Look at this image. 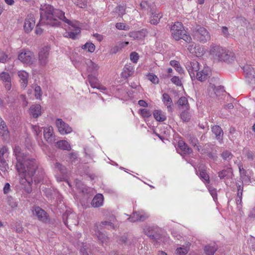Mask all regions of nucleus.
Masks as SVG:
<instances>
[{
    "mask_svg": "<svg viewBox=\"0 0 255 255\" xmlns=\"http://www.w3.org/2000/svg\"><path fill=\"white\" fill-rule=\"evenodd\" d=\"M40 22L52 27L60 26L62 20L69 25L74 27L72 22L65 16V12L61 10L55 8L52 5L45 4L40 8Z\"/></svg>",
    "mask_w": 255,
    "mask_h": 255,
    "instance_id": "obj_1",
    "label": "nucleus"
},
{
    "mask_svg": "<svg viewBox=\"0 0 255 255\" xmlns=\"http://www.w3.org/2000/svg\"><path fill=\"white\" fill-rule=\"evenodd\" d=\"M19 176L29 183L33 182L37 184L40 183L45 177V172L42 168L34 158L26 161L25 164L17 170Z\"/></svg>",
    "mask_w": 255,
    "mask_h": 255,
    "instance_id": "obj_2",
    "label": "nucleus"
},
{
    "mask_svg": "<svg viewBox=\"0 0 255 255\" xmlns=\"http://www.w3.org/2000/svg\"><path fill=\"white\" fill-rule=\"evenodd\" d=\"M170 30L172 36L175 40L178 41L182 39L186 42H191V37L190 35L187 34V32L184 30L181 22L178 21L175 22L171 26Z\"/></svg>",
    "mask_w": 255,
    "mask_h": 255,
    "instance_id": "obj_3",
    "label": "nucleus"
},
{
    "mask_svg": "<svg viewBox=\"0 0 255 255\" xmlns=\"http://www.w3.org/2000/svg\"><path fill=\"white\" fill-rule=\"evenodd\" d=\"M193 37L194 39L201 43H205L210 39L209 31L200 25H197L193 30Z\"/></svg>",
    "mask_w": 255,
    "mask_h": 255,
    "instance_id": "obj_4",
    "label": "nucleus"
},
{
    "mask_svg": "<svg viewBox=\"0 0 255 255\" xmlns=\"http://www.w3.org/2000/svg\"><path fill=\"white\" fill-rule=\"evenodd\" d=\"M13 152L17 160L15 167L16 170L25 164L26 161L30 160L31 158H29L26 154H25L21 151V149L19 146H15Z\"/></svg>",
    "mask_w": 255,
    "mask_h": 255,
    "instance_id": "obj_5",
    "label": "nucleus"
},
{
    "mask_svg": "<svg viewBox=\"0 0 255 255\" xmlns=\"http://www.w3.org/2000/svg\"><path fill=\"white\" fill-rule=\"evenodd\" d=\"M82 63L87 65L88 73H94L97 71L99 68L98 65L92 61L91 60L85 58H81L79 60H75L74 64L77 68L79 67L80 64Z\"/></svg>",
    "mask_w": 255,
    "mask_h": 255,
    "instance_id": "obj_6",
    "label": "nucleus"
},
{
    "mask_svg": "<svg viewBox=\"0 0 255 255\" xmlns=\"http://www.w3.org/2000/svg\"><path fill=\"white\" fill-rule=\"evenodd\" d=\"M246 81L252 86H255V71L250 65H246L242 68Z\"/></svg>",
    "mask_w": 255,
    "mask_h": 255,
    "instance_id": "obj_7",
    "label": "nucleus"
},
{
    "mask_svg": "<svg viewBox=\"0 0 255 255\" xmlns=\"http://www.w3.org/2000/svg\"><path fill=\"white\" fill-rule=\"evenodd\" d=\"M32 211L33 215L42 223H47L50 222V219L48 213L39 206L35 207Z\"/></svg>",
    "mask_w": 255,
    "mask_h": 255,
    "instance_id": "obj_8",
    "label": "nucleus"
},
{
    "mask_svg": "<svg viewBox=\"0 0 255 255\" xmlns=\"http://www.w3.org/2000/svg\"><path fill=\"white\" fill-rule=\"evenodd\" d=\"M145 234L155 242L154 246H156L159 242V241L160 240L161 238V235L159 232L158 229L152 227H149L145 231Z\"/></svg>",
    "mask_w": 255,
    "mask_h": 255,
    "instance_id": "obj_9",
    "label": "nucleus"
},
{
    "mask_svg": "<svg viewBox=\"0 0 255 255\" xmlns=\"http://www.w3.org/2000/svg\"><path fill=\"white\" fill-rule=\"evenodd\" d=\"M55 123L58 131L61 134H65L72 132V128L61 119H57Z\"/></svg>",
    "mask_w": 255,
    "mask_h": 255,
    "instance_id": "obj_10",
    "label": "nucleus"
},
{
    "mask_svg": "<svg viewBox=\"0 0 255 255\" xmlns=\"http://www.w3.org/2000/svg\"><path fill=\"white\" fill-rule=\"evenodd\" d=\"M50 47L45 46L42 47L39 52V63L40 65L45 66L48 63V58Z\"/></svg>",
    "mask_w": 255,
    "mask_h": 255,
    "instance_id": "obj_11",
    "label": "nucleus"
},
{
    "mask_svg": "<svg viewBox=\"0 0 255 255\" xmlns=\"http://www.w3.org/2000/svg\"><path fill=\"white\" fill-rule=\"evenodd\" d=\"M18 58L26 64H31L33 63V54L30 51L22 52L18 55Z\"/></svg>",
    "mask_w": 255,
    "mask_h": 255,
    "instance_id": "obj_12",
    "label": "nucleus"
},
{
    "mask_svg": "<svg viewBox=\"0 0 255 255\" xmlns=\"http://www.w3.org/2000/svg\"><path fill=\"white\" fill-rule=\"evenodd\" d=\"M220 179H231L234 176L233 169L231 167H228L218 172Z\"/></svg>",
    "mask_w": 255,
    "mask_h": 255,
    "instance_id": "obj_13",
    "label": "nucleus"
},
{
    "mask_svg": "<svg viewBox=\"0 0 255 255\" xmlns=\"http://www.w3.org/2000/svg\"><path fill=\"white\" fill-rule=\"evenodd\" d=\"M224 49L219 45L213 46L210 49V54L214 58L220 60L222 59V54L223 53Z\"/></svg>",
    "mask_w": 255,
    "mask_h": 255,
    "instance_id": "obj_14",
    "label": "nucleus"
},
{
    "mask_svg": "<svg viewBox=\"0 0 255 255\" xmlns=\"http://www.w3.org/2000/svg\"><path fill=\"white\" fill-rule=\"evenodd\" d=\"M222 59H220V61L228 63H232L235 59V54L233 52L225 49L223 53L222 54Z\"/></svg>",
    "mask_w": 255,
    "mask_h": 255,
    "instance_id": "obj_15",
    "label": "nucleus"
},
{
    "mask_svg": "<svg viewBox=\"0 0 255 255\" xmlns=\"http://www.w3.org/2000/svg\"><path fill=\"white\" fill-rule=\"evenodd\" d=\"M44 136L47 142L52 143L55 141L53 135V129L52 127H48L44 128Z\"/></svg>",
    "mask_w": 255,
    "mask_h": 255,
    "instance_id": "obj_16",
    "label": "nucleus"
},
{
    "mask_svg": "<svg viewBox=\"0 0 255 255\" xmlns=\"http://www.w3.org/2000/svg\"><path fill=\"white\" fill-rule=\"evenodd\" d=\"M35 26V20L34 18L31 16L29 18H26L25 19L24 24L23 26V29L25 32L28 33L33 29Z\"/></svg>",
    "mask_w": 255,
    "mask_h": 255,
    "instance_id": "obj_17",
    "label": "nucleus"
},
{
    "mask_svg": "<svg viewBox=\"0 0 255 255\" xmlns=\"http://www.w3.org/2000/svg\"><path fill=\"white\" fill-rule=\"evenodd\" d=\"M213 133L215 135V137L220 142L223 139L224 132L222 128L218 125L213 126L211 128Z\"/></svg>",
    "mask_w": 255,
    "mask_h": 255,
    "instance_id": "obj_18",
    "label": "nucleus"
},
{
    "mask_svg": "<svg viewBox=\"0 0 255 255\" xmlns=\"http://www.w3.org/2000/svg\"><path fill=\"white\" fill-rule=\"evenodd\" d=\"M188 71L192 79L195 78V72H198L199 70V64L197 61H193L190 62V65L188 66Z\"/></svg>",
    "mask_w": 255,
    "mask_h": 255,
    "instance_id": "obj_19",
    "label": "nucleus"
},
{
    "mask_svg": "<svg viewBox=\"0 0 255 255\" xmlns=\"http://www.w3.org/2000/svg\"><path fill=\"white\" fill-rule=\"evenodd\" d=\"M30 115L37 118L41 115V107L39 104L32 105L29 109Z\"/></svg>",
    "mask_w": 255,
    "mask_h": 255,
    "instance_id": "obj_20",
    "label": "nucleus"
},
{
    "mask_svg": "<svg viewBox=\"0 0 255 255\" xmlns=\"http://www.w3.org/2000/svg\"><path fill=\"white\" fill-rule=\"evenodd\" d=\"M147 218L148 216L146 215L141 214L140 213L138 212H134L132 215L128 218V220L130 222H134L138 221H144Z\"/></svg>",
    "mask_w": 255,
    "mask_h": 255,
    "instance_id": "obj_21",
    "label": "nucleus"
},
{
    "mask_svg": "<svg viewBox=\"0 0 255 255\" xmlns=\"http://www.w3.org/2000/svg\"><path fill=\"white\" fill-rule=\"evenodd\" d=\"M104 197L101 194H96L93 198L91 205L94 208H98L103 205Z\"/></svg>",
    "mask_w": 255,
    "mask_h": 255,
    "instance_id": "obj_22",
    "label": "nucleus"
},
{
    "mask_svg": "<svg viewBox=\"0 0 255 255\" xmlns=\"http://www.w3.org/2000/svg\"><path fill=\"white\" fill-rule=\"evenodd\" d=\"M100 229H99L98 227L95 229V235L97 237L99 241L101 244H104L107 243L109 240V237L104 233H102Z\"/></svg>",
    "mask_w": 255,
    "mask_h": 255,
    "instance_id": "obj_23",
    "label": "nucleus"
},
{
    "mask_svg": "<svg viewBox=\"0 0 255 255\" xmlns=\"http://www.w3.org/2000/svg\"><path fill=\"white\" fill-rule=\"evenodd\" d=\"M210 71L208 68L204 69L200 72H197L196 77L200 81H204L210 77Z\"/></svg>",
    "mask_w": 255,
    "mask_h": 255,
    "instance_id": "obj_24",
    "label": "nucleus"
},
{
    "mask_svg": "<svg viewBox=\"0 0 255 255\" xmlns=\"http://www.w3.org/2000/svg\"><path fill=\"white\" fill-rule=\"evenodd\" d=\"M162 102L167 106L168 111L170 112H172L173 109L172 105H173L172 101L169 95L164 93L162 95Z\"/></svg>",
    "mask_w": 255,
    "mask_h": 255,
    "instance_id": "obj_25",
    "label": "nucleus"
},
{
    "mask_svg": "<svg viewBox=\"0 0 255 255\" xmlns=\"http://www.w3.org/2000/svg\"><path fill=\"white\" fill-rule=\"evenodd\" d=\"M134 72L133 67L131 65H126L122 73V76L124 78L127 79L131 76Z\"/></svg>",
    "mask_w": 255,
    "mask_h": 255,
    "instance_id": "obj_26",
    "label": "nucleus"
},
{
    "mask_svg": "<svg viewBox=\"0 0 255 255\" xmlns=\"http://www.w3.org/2000/svg\"><path fill=\"white\" fill-rule=\"evenodd\" d=\"M218 250V246L214 244L213 245H208L204 247V251L206 255H214Z\"/></svg>",
    "mask_w": 255,
    "mask_h": 255,
    "instance_id": "obj_27",
    "label": "nucleus"
},
{
    "mask_svg": "<svg viewBox=\"0 0 255 255\" xmlns=\"http://www.w3.org/2000/svg\"><path fill=\"white\" fill-rule=\"evenodd\" d=\"M88 80L91 85L93 88L100 89V85L98 79L92 74H89L88 76Z\"/></svg>",
    "mask_w": 255,
    "mask_h": 255,
    "instance_id": "obj_28",
    "label": "nucleus"
},
{
    "mask_svg": "<svg viewBox=\"0 0 255 255\" xmlns=\"http://www.w3.org/2000/svg\"><path fill=\"white\" fill-rule=\"evenodd\" d=\"M177 103L179 108L181 107L182 109H185L187 110H190V106L186 97L183 96L180 97Z\"/></svg>",
    "mask_w": 255,
    "mask_h": 255,
    "instance_id": "obj_29",
    "label": "nucleus"
},
{
    "mask_svg": "<svg viewBox=\"0 0 255 255\" xmlns=\"http://www.w3.org/2000/svg\"><path fill=\"white\" fill-rule=\"evenodd\" d=\"M56 146L60 149L63 150H70L71 147L68 141L65 140L58 141L56 142Z\"/></svg>",
    "mask_w": 255,
    "mask_h": 255,
    "instance_id": "obj_30",
    "label": "nucleus"
},
{
    "mask_svg": "<svg viewBox=\"0 0 255 255\" xmlns=\"http://www.w3.org/2000/svg\"><path fill=\"white\" fill-rule=\"evenodd\" d=\"M179 148L183 151L184 153H191L192 152V149L184 141H180L178 144Z\"/></svg>",
    "mask_w": 255,
    "mask_h": 255,
    "instance_id": "obj_31",
    "label": "nucleus"
},
{
    "mask_svg": "<svg viewBox=\"0 0 255 255\" xmlns=\"http://www.w3.org/2000/svg\"><path fill=\"white\" fill-rule=\"evenodd\" d=\"M154 118L157 121L163 122L166 119V117L165 115L162 113L161 110H155L153 113Z\"/></svg>",
    "mask_w": 255,
    "mask_h": 255,
    "instance_id": "obj_32",
    "label": "nucleus"
},
{
    "mask_svg": "<svg viewBox=\"0 0 255 255\" xmlns=\"http://www.w3.org/2000/svg\"><path fill=\"white\" fill-rule=\"evenodd\" d=\"M129 36L134 39H141L145 37V34L143 31H132L129 33Z\"/></svg>",
    "mask_w": 255,
    "mask_h": 255,
    "instance_id": "obj_33",
    "label": "nucleus"
},
{
    "mask_svg": "<svg viewBox=\"0 0 255 255\" xmlns=\"http://www.w3.org/2000/svg\"><path fill=\"white\" fill-rule=\"evenodd\" d=\"M18 76L19 77L20 80L22 81L21 83L22 84V86L23 87H25L28 83V73L25 71H20L18 72Z\"/></svg>",
    "mask_w": 255,
    "mask_h": 255,
    "instance_id": "obj_34",
    "label": "nucleus"
},
{
    "mask_svg": "<svg viewBox=\"0 0 255 255\" xmlns=\"http://www.w3.org/2000/svg\"><path fill=\"white\" fill-rule=\"evenodd\" d=\"M104 226H107L105 228L108 229V230H109L110 229H115V228H116V227L113 224V223H112L111 222H110V221H104L101 222L100 223V224H99V226L98 227H99V229H100V230H103L104 229Z\"/></svg>",
    "mask_w": 255,
    "mask_h": 255,
    "instance_id": "obj_35",
    "label": "nucleus"
},
{
    "mask_svg": "<svg viewBox=\"0 0 255 255\" xmlns=\"http://www.w3.org/2000/svg\"><path fill=\"white\" fill-rule=\"evenodd\" d=\"M152 15L150 18V23L152 24L156 25L159 23L160 19L162 17V15H160L159 13H156L151 12Z\"/></svg>",
    "mask_w": 255,
    "mask_h": 255,
    "instance_id": "obj_36",
    "label": "nucleus"
},
{
    "mask_svg": "<svg viewBox=\"0 0 255 255\" xmlns=\"http://www.w3.org/2000/svg\"><path fill=\"white\" fill-rule=\"evenodd\" d=\"M183 111L180 114V118L184 122H188L191 119V115L189 112V110L185 109H182Z\"/></svg>",
    "mask_w": 255,
    "mask_h": 255,
    "instance_id": "obj_37",
    "label": "nucleus"
},
{
    "mask_svg": "<svg viewBox=\"0 0 255 255\" xmlns=\"http://www.w3.org/2000/svg\"><path fill=\"white\" fill-rule=\"evenodd\" d=\"M210 87L214 91L215 94L217 96L225 92L224 87L222 86H216L214 84H211Z\"/></svg>",
    "mask_w": 255,
    "mask_h": 255,
    "instance_id": "obj_38",
    "label": "nucleus"
},
{
    "mask_svg": "<svg viewBox=\"0 0 255 255\" xmlns=\"http://www.w3.org/2000/svg\"><path fill=\"white\" fill-rule=\"evenodd\" d=\"M9 131L5 123L3 121L0 124V134L4 138L7 137L8 135Z\"/></svg>",
    "mask_w": 255,
    "mask_h": 255,
    "instance_id": "obj_39",
    "label": "nucleus"
},
{
    "mask_svg": "<svg viewBox=\"0 0 255 255\" xmlns=\"http://www.w3.org/2000/svg\"><path fill=\"white\" fill-rule=\"evenodd\" d=\"M55 168L57 169L63 175H65L67 173V169L63 165L59 162H56L54 164Z\"/></svg>",
    "mask_w": 255,
    "mask_h": 255,
    "instance_id": "obj_40",
    "label": "nucleus"
},
{
    "mask_svg": "<svg viewBox=\"0 0 255 255\" xmlns=\"http://www.w3.org/2000/svg\"><path fill=\"white\" fill-rule=\"evenodd\" d=\"M170 65L174 67L179 74H181L183 72V70L178 61L171 60L170 62Z\"/></svg>",
    "mask_w": 255,
    "mask_h": 255,
    "instance_id": "obj_41",
    "label": "nucleus"
},
{
    "mask_svg": "<svg viewBox=\"0 0 255 255\" xmlns=\"http://www.w3.org/2000/svg\"><path fill=\"white\" fill-rule=\"evenodd\" d=\"M221 156L224 160L229 161L232 158L233 155L230 151L226 150L223 151Z\"/></svg>",
    "mask_w": 255,
    "mask_h": 255,
    "instance_id": "obj_42",
    "label": "nucleus"
},
{
    "mask_svg": "<svg viewBox=\"0 0 255 255\" xmlns=\"http://www.w3.org/2000/svg\"><path fill=\"white\" fill-rule=\"evenodd\" d=\"M83 49L86 50L89 52L92 53L95 51V46L92 43L87 42L82 46Z\"/></svg>",
    "mask_w": 255,
    "mask_h": 255,
    "instance_id": "obj_43",
    "label": "nucleus"
},
{
    "mask_svg": "<svg viewBox=\"0 0 255 255\" xmlns=\"http://www.w3.org/2000/svg\"><path fill=\"white\" fill-rule=\"evenodd\" d=\"M80 32V30L78 29V31L76 32H66L64 34V36L65 37L67 38H70L73 40H75L77 39V35L78 34H79Z\"/></svg>",
    "mask_w": 255,
    "mask_h": 255,
    "instance_id": "obj_44",
    "label": "nucleus"
},
{
    "mask_svg": "<svg viewBox=\"0 0 255 255\" xmlns=\"http://www.w3.org/2000/svg\"><path fill=\"white\" fill-rule=\"evenodd\" d=\"M187 137L189 142L192 146L195 147L198 143V139L193 134H188Z\"/></svg>",
    "mask_w": 255,
    "mask_h": 255,
    "instance_id": "obj_45",
    "label": "nucleus"
},
{
    "mask_svg": "<svg viewBox=\"0 0 255 255\" xmlns=\"http://www.w3.org/2000/svg\"><path fill=\"white\" fill-rule=\"evenodd\" d=\"M148 80L150 81L153 84H158L159 79L158 77L153 73H148L147 75Z\"/></svg>",
    "mask_w": 255,
    "mask_h": 255,
    "instance_id": "obj_46",
    "label": "nucleus"
},
{
    "mask_svg": "<svg viewBox=\"0 0 255 255\" xmlns=\"http://www.w3.org/2000/svg\"><path fill=\"white\" fill-rule=\"evenodd\" d=\"M238 167L239 170V173L240 177H243L244 176H247L248 175L247 171L243 168V164L240 162L238 164Z\"/></svg>",
    "mask_w": 255,
    "mask_h": 255,
    "instance_id": "obj_47",
    "label": "nucleus"
},
{
    "mask_svg": "<svg viewBox=\"0 0 255 255\" xmlns=\"http://www.w3.org/2000/svg\"><path fill=\"white\" fill-rule=\"evenodd\" d=\"M0 169L2 171L5 172L8 169V165L5 159H0Z\"/></svg>",
    "mask_w": 255,
    "mask_h": 255,
    "instance_id": "obj_48",
    "label": "nucleus"
},
{
    "mask_svg": "<svg viewBox=\"0 0 255 255\" xmlns=\"http://www.w3.org/2000/svg\"><path fill=\"white\" fill-rule=\"evenodd\" d=\"M188 252L187 247H180L176 249L177 255H185Z\"/></svg>",
    "mask_w": 255,
    "mask_h": 255,
    "instance_id": "obj_49",
    "label": "nucleus"
},
{
    "mask_svg": "<svg viewBox=\"0 0 255 255\" xmlns=\"http://www.w3.org/2000/svg\"><path fill=\"white\" fill-rule=\"evenodd\" d=\"M200 177L201 178L203 179L207 183H209V176L204 170H200Z\"/></svg>",
    "mask_w": 255,
    "mask_h": 255,
    "instance_id": "obj_50",
    "label": "nucleus"
},
{
    "mask_svg": "<svg viewBox=\"0 0 255 255\" xmlns=\"http://www.w3.org/2000/svg\"><path fill=\"white\" fill-rule=\"evenodd\" d=\"M0 77L1 80L4 82H10L11 81L10 76L8 73L2 72L0 74Z\"/></svg>",
    "mask_w": 255,
    "mask_h": 255,
    "instance_id": "obj_51",
    "label": "nucleus"
},
{
    "mask_svg": "<svg viewBox=\"0 0 255 255\" xmlns=\"http://www.w3.org/2000/svg\"><path fill=\"white\" fill-rule=\"evenodd\" d=\"M35 97L37 99H40L42 96L41 88L39 86H36L34 89Z\"/></svg>",
    "mask_w": 255,
    "mask_h": 255,
    "instance_id": "obj_52",
    "label": "nucleus"
},
{
    "mask_svg": "<svg viewBox=\"0 0 255 255\" xmlns=\"http://www.w3.org/2000/svg\"><path fill=\"white\" fill-rule=\"evenodd\" d=\"M140 114L143 118H149L151 116V112L146 109L140 110Z\"/></svg>",
    "mask_w": 255,
    "mask_h": 255,
    "instance_id": "obj_53",
    "label": "nucleus"
},
{
    "mask_svg": "<svg viewBox=\"0 0 255 255\" xmlns=\"http://www.w3.org/2000/svg\"><path fill=\"white\" fill-rule=\"evenodd\" d=\"M7 199V203L11 208H15L17 206V203L14 200V199L11 196H8Z\"/></svg>",
    "mask_w": 255,
    "mask_h": 255,
    "instance_id": "obj_54",
    "label": "nucleus"
},
{
    "mask_svg": "<svg viewBox=\"0 0 255 255\" xmlns=\"http://www.w3.org/2000/svg\"><path fill=\"white\" fill-rule=\"evenodd\" d=\"M126 8L124 6L121 5L116 7V11L119 13L120 16L122 17L125 13Z\"/></svg>",
    "mask_w": 255,
    "mask_h": 255,
    "instance_id": "obj_55",
    "label": "nucleus"
},
{
    "mask_svg": "<svg viewBox=\"0 0 255 255\" xmlns=\"http://www.w3.org/2000/svg\"><path fill=\"white\" fill-rule=\"evenodd\" d=\"M236 184L237 187V190H238L237 197H241V196H242L243 191V187H244L243 183V182H242V184H240L239 183L236 182Z\"/></svg>",
    "mask_w": 255,
    "mask_h": 255,
    "instance_id": "obj_56",
    "label": "nucleus"
},
{
    "mask_svg": "<svg viewBox=\"0 0 255 255\" xmlns=\"http://www.w3.org/2000/svg\"><path fill=\"white\" fill-rule=\"evenodd\" d=\"M42 25H46L44 22H41L40 20L36 26L35 32L37 35H40L43 32V29L40 27Z\"/></svg>",
    "mask_w": 255,
    "mask_h": 255,
    "instance_id": "obj_57",
    "label": "nucleus"
},
{
    "mask_svg": "<svg viewBox=\"0 0 255 255\" xmlns=\"http://www.w3.org/2000/svg\"><path fill=\"white\" fill-rule=\"evenodd\" d=\"M130 59L132 62L136 63L139 59L138 54L135 52H131L130 54Z\"/></svg>",
    "mask_w": 255,
    "mask_h": 255,
    "instance_id": "obj_58",
    "label": "nucleus"
},
{
    "mask_svg": "<svg viewBox=\"0 0 255 255\" xmlns=\"http://www.w3.org/2000/svg\"><path fill=\"white\" fill-rule=\"evenodd\" d=\"M197 45L194 43L190 44L188 47V51L192 54H197L196 51Z\"/></svg>",
    "mask_w": 255,
    "mask_h": 255,
    "instance_id": "obj_59",
    "label": "nucleus"
},
{
    "mask_svg": "<svg viewBox=\"0 0 255 255\" xmlns=\"http://www.w3.org/2000/svg\"><path fill=\"white\" fill-rule=\"evenodd\" d=\"M246 156L247 157L248 159L250 160H254L255 158V153L249 150H248L246 151L245 153Z\"/></svg>",
    "mask_w": 255,
    "mask_h": 255,
    "instance_id": "obj_60",
    "label": "nucleus"
},
{
    "mask_svg": "<svg viewBox=\"0 0 255 255\" xmlns=\"http://www.w3.org/2000/svg\"><path fill=\"white\" fill-rule=\"evenodd\" d=\"M171 81L172 83L174 84L176 86H180L182 85L181 80L177 76H174L171 79Z\"/></svg>",
    "mask_w": 255,
    "mask_h": 255,
    "instance_id": "obj_61",
    "label": "nucleus"
},
{
    "mask_svg": "<svg viewBox=\"0 0 255 255\" xmlns=\"http://www.w3.org/2000/svg\"><path fill=\"white\" fill-rule=\"evenodd\" d=\"M8 151V148L7 147L3 146L0 149V159H4V156Z\"/></svg>",
    "mask_w": 255,
    "mask_h": 255,
    "instance_id": "obj_62",
    "label": "nucleus"
},
{
    "mask_svg": "<svg viewBox=\"0 0 255 255\" xmlns=\"http://www.w3.org/2000/svg\"><path fill=\"white\" fill-rule=\"evenodd\" d=\"M209 191L210 194L212 195V197L213 198L214 200H215V199H217V194L216 189L213 187H210L209 188Z\"/></svg>",
    "mask_w": 255,
    "mask_h": 255,
    "instance_id": "obj_63",
    "label": "nucleus"
},
{
    "mask_svg": "<svg viewBox=\"0 0 255 255\" xmlns=\"http://www.w3.org/2000/svg\"><path fill=\"white\" fill-rule=\"evenodd\" d=\"M71 215H68L66 213H65L63 215L62 218H63V221L64 223V224L68 227V220H69L71 218Z\"/></svg>",
    "mask_w": 255,
    "mask_h": 255,
    "instance_id": "obj_64",
    "label": "nucleus"
}]
</instances>
